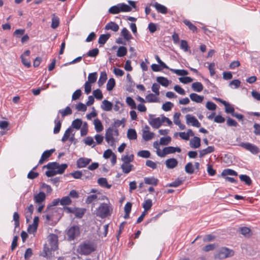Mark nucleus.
<instances>
[{
  "label": "nucleus",
  "instance_id": "de8ad7c7",
  "mask_svg": "<svg viewBox=\"0 0 260 260\" xmlns=\"http://www.w3.org/2000/svg\"><path fill=\"white\" fill-rule=\"evenodd\" d=\"M72 203V200L69 196H66L62 198L60 201V204L62 206L70 205Z\"/></svg>",
  "mask_w": 260,
  "mask_h": 260
},
{
  "label": "nucleus",
  "instance_id": "c85d7f7f",
  "mask_svg": "<svg viewBox=\"0 0 260 260\" xmlns=\"http://www.w3.org/2000/svg\"><path fill=\"white\" fill-rule=\"evenodd\" d=\"M94 128L96 132L99 133L103 130V126L101 120L98 118L95 119L93 121Z\"/></svg>",
  "mask_w": 260,
  "mask_h": 260
},
{
  "label": "nucleus",
  "instance_id": "9b49d317",
  "mask_svg": "<svg viewBox=\"0 0 260 260\" xmlns=\"http://www.w3.org/2000/svg\"><path fill=\"white\" fill-rule=\"evenodd\" d=\"M49 244L52 250H55L57 248L58 237L56 235L51 234L49 236Z\"/></svg>",
  "mask_w": 260,
  "mask_h": 260
},
{
  "label": "nucleus",
  "instance_id": "dca6fc26",
  "mask_svg": "<svg viewBox=\"0 0 260 260\" xmlns=\"http://www.w3.org/2000/svg\"><path fill=\"white\" fill-rule=\"evenodd\" d=\"M45 193L41 191L34 196V200L36 203L41 204L45 201Z\"/></svg>",
  "mask_w": 260,
  "mask_h": 260
},
{
  "label": "nucleus",
  "instance_id": "b1692460",
  "mask_svg": "<svg viewBox=\"0 0 260 260\" xmlns=\"http://www.w3.org/2000/svg\"><path fill=\"white\" fill-rule=\"evenodd\" d=\"M119 28L118 25L112 21L108 23L105 27L106 30H112L115 32L118 30Z\"/></svg>",
  "mask_w": 260,
  "mask_h": 260
},
{
  "label": "nucleus",
  "instance_id": "09e8293b",
  "mask_svg": "<svg viewBox=\"0 0 260 260\" xmlns=\"http://www.w3.org/2000/svg\"><path fill=\"white\" fill-rule=\"evenodd\" d=\"M98 77V74L96 72L90 73L88 76L87 82L89 83H93L96 82Z\"/></svg>",
  "mask_w": 260,
  "mask_h": 260
},
{
  "label": "nucleus",
  "instance_id": "58836bf2",
  "mask_svg": "<svg viewBox=\"0 0 260 260\" xmlns=\"http://www.w3.org/2000/svg\"><path fill=\"white\" fill-rule=\"evenodd\" d=\"M155 94L149 93L146 96V100L148 103H155L158 102V100Z\"/></svg>",
  "mask_w": 260,
  "mask_h": 260
},
{
  "label": "nucleus",
  "instance_id": "2f4dec72",
  "mask_svg": "<svg viewBox=\"0 0 260 260\" xmlns=\"http://www.w3.org/2000/svg\"><path fill=\"white\" fill-rule=\"evenodd\" d=\"M127 137L129 140H136L137 138V134L135 129H128L127 133Z\"/></svg>",
  "mask_w": 260,
  "mask_h": 260
},
{
  "label": "nucleus",
  "instance_id": "338daca9",
  "mask_svg": "<svg viewBox=\"0 0 260 260\" xmlns=\"http://www.w3.org/2000/svg\"><path fill=\"white\" fill-rule=\"evenodd\" d=\"M180 49L185 52H187L189 50V47L185 40H181L180 43Z\"/></svg>",
  "mask_w": 260,
  "mask_h": 260
},
{
  "label": "nucleus",
  "instance_id": "f3484780",
  "mask_svg": "<svg viewBox=\"0 0 260 260\" xmlns=\"http://www.w3.org/2000/svg\"><path fill=\"white\" fill-rule=\"evenodd\" d=\"M180 115L181 114L180 113H175L173 117V120L174 123L177 125L180 129L183 130L185 128V125L181 123L180 120L179 119Z\"/></svg>",
  "mask_w": 260,
  "mask_h": 260
},
{
  "label": "nucleus",
  "instance_id": "412c9836",
  "mask_svg": "<svg viewBox=\"0 0 260 260\" xmlns=\"http://www.w3.org/2000/svg\"><path fill=\"white\" fill-rule=\"evenodd\" d=\"M178 165V161L174 158L168 159L166 160V165L168 169H173Z\"/></svg>",
  "mask_w": 260,
  "mask_h": 260
},
{
  "label": "nucleus",
  "instance_id": "7ed1b4c3",
  "mask_svg": "<svg viewBox=\"0 0 260 260\" xmlns=\"http://www.w3.org/2000/svg\"><path fill=\"white\" fill-rule=\"evenodd\" d=\"M118 135V131L117 129L113 127H109L106 132L105 140L111 146H113L115 145L114 136H117Z\"/></svg>",
  "mask_w": 260,
  "mask_h": 260
},
{
  "label": "nucleus",
  "instance_id": "6e6d98bb",
  "mask_svg": "<svg viewBox=\"0 0 260 260\" xmlns=\"http://www.w3.org/2000/svg\"><path fill=\"white\" fill-rule=\"evenodd\" d=\"M171 138L170 136L162 137L160 139V144L161 145H167L170 143Z\"/></svg>",
  "mask_w": 260,
  "mask_h": 260
},
{
  "label": "nucleus",
  "instance_id": "79ce46f5",
  "mask_svg": "<svg viewBox=\"0 0 260 260\" xmlns=\"http://www.w3.org/2000/svg\"><path fill=\"white\" fill-rule=\"evenodd\" d=\"M228 175L237 176L238 174L236 171L232 169H227L223 170L221 173V176H226Z\"/></svg>",
  "mask_w": 260,
  "mask_h": 260
},
{
  "label": "nucleus",
  "instance_id": "5fc2aeb1",
  "mask_svg": "<svg viewBox=\"0 0 260 260\" xmlns=\"http://www.w3.org/2000/svg\"><path fill=\"white\" fill-rule=\"evenodd\" d=\"M119 7L121 12H129L132 10V8L128 5L125 4H119Z\"/></svg>",
  "mask_w": 260,
  "mask_h": 260
},
{
  "label": "nucleus",
  "instance_id": "5701e85b",
  "mask_svg": "<svg viewBox=\"0 0 260 260\" xmlns=\"http://www.w3.org/2000/svg\"><path fill=\"white\" fill-rule=\"evenodd\" d=\"M190 99L191 101L197 103H201L204 100V96L199 95L195 93H191L189 95Z\"/></svg>",
  "mask_w": 260,
  "mask_h": 260
},
{
  "label": "nucleus",
  "instance_id": "2eb2a0df",
  "mask_svg": "<svg viewBox=\"0 0 260 260\" xmlns=\"http://www.w3.org/2000/svg\"><path fill=\"white\" fill-rule=\"evenodd\" d=\"M113 106V104L111 102L107 100H104L102 102L101 108L105 111H110L112 110Z\"/></svg>",
  "mask_w": 260,
  "mask_h": 260
},
{
  "label": "nucleus",
  "instance_id": "f257e3e1",
  "mask_svg": "<svg viewBox=\"0 0 260 260\" xmlns=\"http://www.w3.org/2000/svg\"><path fill=\"white\" fill-rule=\"evenodd\" d=\"M113 211V208L110 203H102L96 209V214L102 218L110 216Z\"/></svg>",
  "mask_w": 260,
  "mask_h": 260
},
{
  "label": "nucleus",
  "instance_id": "ddd939ff",
  "mask_svg": "<svg viewBox=\"0 0 260 260\" xmlns=\"http://www.w3.org/2000/svg\"><path fill=\"white\" fill-rule=\"evenodd\" d=\"M91 161L90 158L81 157L77 161V166L79 168H82L86 167Z\"/></svg>",
  "mask_w": 260,
  "mask_h": 260
},
{
  "label": "nucleus",
  "instance_id": "7c9ffc66",
  "mask_svg": "<svg viewBox=\"0 0 260 260\" xmlns=\"http://www.w3.org/2000/svg\"><path fill=\"white\" fill-rule=\"evenodd\" d=\"M154 136V134L152 132L143 131L142 132V137L143 139L146 141H148L151 140Z\"/></svg>",
  "mask_w": 260,
  "mask_h": 260
},
{
  "label": "nucleus",
  "instance_id": "13d9d810",
  "mask_svg": "<svg viewBox=\"0 0 260 260\" xmlns=\"http://www.w3.org/2000/svg\"><path fill=\"white\" fill-rule=\"evenodd\" d=\"M185 172L189 174H191L194 172L193 165L191 162H188L185 166Z\"/></svg>",
  "mask_w": 260,
  "mask_h": 260
},
{
  "label": "nucleus",
  "instance_id": "a19ab883",
  "mask_svg": "<svg viewBox=\"0 0 260 260\" xmlns=\"http://www.w3.org/2000/svg\"><path fill=\"white\" fill-rule=\"evenodd\" d=\"M107 79V74L105 72H102L101 73L100 78L98 80V85L100 87L102 86Z\"/></svg>",
  "mask_w": 260,
  "mask_h": 260
},
{
  "label": "nucleus",
  "instance_id": "0e129e2a",
  "mask_svg": "<svg viewBox=\"0 0 260 260\" xmlns=\"http://www.w3.org/2000/svg\"><path fill=\"white\" fill-rule=\"evenodd\" d=\"M126 103L132 109H135L136 108L135 102L131 97L128 96L126 98Z\"/></svg>",
  "mask_w": 260,
  "mask_h": 260
},
{
  "label": "nucleus",
  "instance_id": "603ef678",
  "mask_svg": "<svg viewBox=\"0 0 260 260\" xmlns=\"http://www.w3.org/2000/svg\"><path fill=\"white\" fill-rule=\"evenodd\" d=\"M115 85V81L114 78H110L108 81L107 83V90L108 91H111Z\"/></svg>",
  "mask_w": 260,
  "mask_h": 260
},
{
  "label": "nucleus",
  "instance_id": "393cba45",
  "mask_svg": "<svg viewBox=\"0 0 260 260\" xmlns=\"http://www.w3.org/2000/svg\"><path fill=\"white\" fill-rule=\"evenodd\" d=\"M144 183L146 184L156 185L158 184V180L154 177H145L144 179Z\"/></svg>",
  "mask_w": 260,
  "mask_h": 260
},
{
  "label": "nucleus",
  "instance_id": "4468645a",
  "mask_svg": "<svg viewBox=\"0 0 260 260\" xmlns=\"http://www.w3.org/2000/svg\"><path fill=\"white\" fill-rule=\"evenodd\" d=\"M54 149H50L45 151L42 154L41 157L39 160V164H42L51 155L54 151Z\"/></svg>",
  "mask_w": 260,
  "mask_h": 260
},
{
  "label": "nucleus",
  "instance_id": "c03bdc74",
  "mask_svg": "<svg viewBox=\"0 0 260 260\" xmlns=\"http://www.w3.org/2000/svg\"><path fill=\"white\" fill-rule=\"evenodd\" d=\"M152 206V202L151 199H147L144 201L143 204V208L144 209V211L147 212L149 210Z\"/></svg>",
  "mask_w": 260,
  "mask_h": 260
},
{
  "label": "nucleus",
  "instance_id": "1a4fd4ad",
  "mask_svg": "<svg viewBox=\"0 0 260 260\" xmlns=\"http://www.w3.org/2000/svg\"><path fill=\"white\" fill-rule=\"evenodd\" d=\"M186 122L188 125H191L193 126L199 127L201 126V123L198 119L193 116L190 114H187L185 116Z\"/></svg>",
  "mask_w": 260,
  "mask_h": 260
},
{
  "label": "nucleus",
  "instance_id": "0eeeda50",
  "mask_svg": "<svg viewBox=\"0 0 260 260\" xmlns=\"http://www.w3.org/2000/svg\"><path fill=\"white\" fill-rule=\"evenodd\" d=\"M239 145L247 150L249 151L253 154H256L260 151L258 147L250 143H241Z\"/></svg>",
  "mask_w": 260,
  "mask_h": 260
},
{
  "label": "nucleus",
  "instance_id": "9d476101",
  "mask_svg": "<svg viewBox=\"0 0 260 260\" xmlns=\"http://www.w3.org/2000/svg\"><path fill=\"white\" fill-rule=\"evenodd\" d=\"M149 124L154 128H158L162 124V119L160 117L153 118L152 115H149L148 119Z\"/></svg>",
  "mask_w": 260,
  "mask_h": 260
},
{
  "label": "nucleus",
  "instance_id": "cd10ccee",
  "mask_svg": "<svg viewBox=\"0 0 260 260\" xmlns=\"http://www.w3.org/2000/svg\"><path fill=\"white\" fill-rule=\"evenodd\" d=\"M156 81L159 84L161 85L164 87H167L170 83V81L166 77L159 76L156 78Z\"/></svg>",
  "mask_w": 260,
  "mask_h": 260
},
{
  "label": "nucleus",
  "instance_id": "4c0bfd02",
  "mask_svg": "<svg viewBox=\"0 0 260 260\" xmlns=\"http://www.w3.org/2000/svg\"><path fill=\"white\" fill-rule=\"evenodd\" d=\"M98 183L102 187H104L108 189L110 188L111 187V185H110L108 183L107 179L105 178H99L98 180Z\"/></svg>",
  "mask_w": 260,
  "mask_h": 260
},
{
  "label": "nucleus",
  "instance_id": "6e6552de",
  "mask_svg": "<svg viewBox=\"0 0 260 260\" xmlns=\"http://www.w3.org/2000/svg\"><path fill=\"white\" fill-rule=\"evenodd\" d=\"M181 151V149L178 147H174L173 146H169L165 147L163 149L162 151V153L160 155H159V156L161 157H165L167 154L174 153L176 152H180Z\"/></svg>",
  "mask_w": 260,
  "mask_h": 260
},
{
  "label": "nucleus",
  "instance_id": "f704fd0d",
  "mask_svg": "<svg viewBox=\"0 0 260 260\" xmlns=\"http://www.w3.org/2000/svg\"><path fill=\"white\" fill-rule=\"evenodd\" d=\"M192 89L196 92H201L203 89V86L201 82H194L191 85Z\"/></svg>",
  "mask_w": 260,
  "mask_h": 260
},
{
  "label": "nucleus",
  "instance_id": "39448f33",
  "mask_svg": "<svg viewBox=\"0 0 260 260\" xmlns=\"http://www.w3.org/2000/svg\"><path fill=\"white\" fill-rule=\"evenodd\" d=\"M80 234V227L73 225L69 228L67 231V236L69 241L73 240L79 236Z\"/></svg>",
  "mask_w": 260,
  "mask_h": 260
},
{
  "label": "nucleus",
  "instance_id": "6ab92c4d",
  "mask_svg": "<svg viewBox=\"0 0 260 260\" xmlns=\"http://www.w3.org/2000/svg\"><path fill=\"white\" fill-rule=\"evenodd\" d=\"M151 5L154 7L158 12L164 14L167 13L168 10L165 6L158 4L156 2L151 4Z\"/></svg>",
  "mask_w": 260,
  "mask_h": 260
},
{
  "label": "nucleus",
  "instance_id": "4be33fe9",
  "mask_svg": "<svg viewBox=\"0 0 260 260\" xmlns=\"http://www.w3.org/2000/svg\"><path fill=\"white\" fill-rule=\"evenodd\" d=\"M34 206L32 204H30L28 207L26 208L25 209V218L26 222H29L31 218V215L34 211Z\"/></svg>",
  "mask_w": 260,
  "mask_h": 260
},
{
  "label": "nucleus",
  "instance_id": "37998d69",
  "mask_svg": "<svg viewBox=\"0 0 260 260\" xmlns=\"http://www.w3.org/2000/svg\"><path fill=\"white\" fill-rule=\"evenodd\" d=\"M82 121L81 119H76L72 121V126L76 129H79L82 126Z\"/></svg>",
  "mask_w": 260,
  "mask_h": 260
},
{
  "label": "nucleus",
  "instance_id": "49530a36",
  "mask_svg": "<svg viewBox=\"0 0 260 260\" xmlns=\"http://www.w3.org/2000/svg\"><path fill=\"white\" fill-rule=\"evenodd\" d=\"M239 178L241 181L245 182L248 185H250L252 183L251 179L246 175H241L239 176Z\"/></svg>",
  "mask_w": 260,
  "mask_h": 260
},
{
  "label": "nucleus",
  "instance_id": "3c124183",
  "mask_svg": "<svg viewBox=\"0 0 260 260\" xmlns=\"http://www.w3.org/2000/svg\"><path fill=\"white\" fill-rule=\"evenodd\" d=\"M173 73L179 75V76H186L188 75V73L187 71L184 70H179V69H169Z\"/></svg>",
  "mask_w": 260,
  "mask_h": 260
},
{
  "label": "nucleus",
  "instance_id": "864d4df0",
  "mask_svg": "<svg viewBox=\"0 0 260 260\" xmlns=\"http://www.w3.org/2000/svg\"><path fill=\"white\" fill-rule=\"evenodd\" d=\"M183 23L187 25L190 30L192 31L193 32H196L197 31V27L193 25L191 22H190L188 20H184L183 21Z\"/></svg>",
  "mask_w": 260,
  "mask_h": 260
},
{
  "label": "nucleus",
  "instance_id": "8fccbe9b",
  "mask_svg": "<svg viewBox=\"0 0 260 260\" xmlns=\"http://www.w3.org/2000/svg\"><path fill=\"white\" fill-rule=\"evenodd\" d=\"M59 23V18L57 17H56L54 14H53V17L52 18L51 25V27L53 29L56 28L58 26Z\"/></svg>",
  "mask_w": 260,
  "mask_h": 260
},
{
  "label": "nucleus",
  "instance_id": "ea45409f",
  "mask_svg": "<svg viewBox=\"0 0 260 260\" xmlns=\"http://www.w3.org/2000/svg\"><path fill=\"white\" fill-rule=\"evenodd\" d=\"M58 113H60L63 118L67 115L72 114V111L70 107L67 106L64 109L59 110Z\"/></svg>",
  "mask_w": 260,
  "mask_h": 260
},
{
  "label": "nucleus",
  "instance_id": "a878e982",
  "mask_svg": "<svg viewBox=\"0 0 260 260\" xmlns=\"http://www.w3.org/2000/svg\"><path fill=\"white\" fill-rule=\"evenodd\" d=\"M215 150L214 146H208L206 149L201 150L200 151L199 156L200 157H202L205 155L213 152Z\"/></svg>",
  "mask_w": 260,
  "mask_h": 260
},
{
  "label": "nucleus",
  "instance_id": "f8f14e48",
  "mask_svg": "<svg viewBox=\"0 0 260 260\" xmlns=\"http://www.w3.org/2000/svg\"><path fill=\"white\" fill-rule=\"evenodd\" d=\"M55 211V210L51 209L50 207H47L43 215V217L45 219L47 222L53 220V213Z\"/></svg>",
  "mask_w": 260,
  "mask_h": 260
},
{
  "label": "nucleus",
  "instance_id": "c9c22d12",
  "mask_svg": "<svg viewBox=\"0 0 260 260\" xmlns=\"http://www.w3.org/2000/svg\"><path fill=\"white\" fill-rule=\"evenodd\" d=\"M85 212V209L79 208H75L74 215L77 218H81L83 217Z\"/></svg>",
  "mask_w": 260,
  "mask_h": 260
},
{
  "label": "nucleus",
  "instance_id": "c756f323",
  "mask_svg": "<svg viewBox=\"0 0 260 260\" xmlns=\"http://www.w3.org/2000/svg\"><path fill=\"white\" fill-rule=\"evenodd\" d=\"M121 35L124 38L126 41H129L133 39V37L131 35L129 31L125 27L123 28L121 31Z\"/></svg>",
  "mask_w": 260,
  "mask_h": 260
},
{
  "label": "nucleus",
  "instance_id": "69168bd1",
  "mask_svg": "<svg viewBox=\"0 0 260 260\" xmlns=\"http://www.w3.org/2000/svg\"><path fill=\"white\" fill-rule=\"evenodd\" d=\"M159 88L160 85L158 83H154L152 84L151 87L152 91L156 95H159Z\"/></svg>",
  "mask_w": 260,
  "mask_h": 260
},
{
  "label": "nucleus",
  "instance_id": "052dcab7",
  "mask_svg": "<svg viewBox=\"0 0 260 260\" xmlns=\"http://www.w3.org/2000/svg\"><path fill=\"white\" fill-rule=\"evenodd\" d=\"M174 104L170 102H167L162 106V109L165 111H169L173 107Z\"/></svg>",
  "mask_w": 260,
  "mask_h": 260
},
{
  "label": "nucleus",
  "instance_id": "774afa93",
  "mask_svg": "<svg viewBox=\"0 0 260 260\" xmlns=\"http://www.w3.org/2000/svg\"><path fill=\"white\" fill-rule=\"evenodd\" d=\"M109 12L111 14H115L120 12L119 5L114 6L110 8Z\"/></svg>",
  "mask_w": 260,
  "mask_h": 260
},
{
  "label": "nucleus",
  "instance_id": "bb28decb",
  "mask_svg": "<svg viewBox=\"0 0 260 260\" xmlns=\"http://www.w3.org/2000/svg\"><path fill=\"white\" fill-rule=\"evenodd\" d=\"M55 127L54 128L53 133L55 134H58L60 129L61 125V121L59 119V116L57 115L54 120Z\"/></svg>",
  "mask_w": 260,
  "mask_h": 260
},
{
  "label": "nucleus",
  "instance_id": "aec40b11",
  "mask_svg": "<svg viewBox=\"0 0 260 260\" xmlns=\"http://www.w3.org/2000/svg\"><path fill=\"white\" fill-rule=\"evenodd\" d=\"M121 169L124 173L128 174L134 170V166L131 163H122L121 165Z\"/></svg>",
  "mask_w": 260,
  "mask_h": 260
},
{
  "label": "nucleus",
  "instance_id": "680f3d73",
  "mask_svg": "<svg viewBox=\"0 0 260 260\" xmlns=\"http://www.w3.org/2000/svg\"><path fill=\"white\" fill-rule=\"evenodd\" d=\"M241 82L238 79L232 80L230 83L229 86L232 88H238L240 87Z\"/></svg>",
  "mask_w": 260,
  "mask_h": 260
},
{
  "label": "nucleus",
  "instance_id": "4d7b16f0",
  "mask_svg": "<svg viewBox=\"0 0 260 260\" xmlns=\"http://www.w3.org/2000/svg\"><path fill=\"white\" fill-rule=\"evenodd\" d=\"M137 155L142 158H147L150 157V153L148 150H141L138 152Z\"/></svg>",
  "mask_w": 260,
  "mask_h": 260
},
{
  "label": "nucleus",
  "instance_id": "e433bc0d",
  "mask_svg": "<svg viewBox=\"0 0 260 260\" xmlns=\"http://www.w3.org/2000/svg\"><path fill=\"white\" fill-rule=\"evenodd\" d=\"M73 132V128L71 127H69L64 132V135L61 139L62 142L67 141L69 137L72 135Z\"/></svg>",
  "mask_w": 260,
  "mask_h": 260
},
{
  "label": "nucleus",
  "instance_id": "20e7f679",
  "mask_svg": "<svg viewBox=\"0 0 260 260\" xmlns=\"http://www.w3.org/2000/svg\"><path fill=\"white\" fill-rule=\"evenodd\" d=\"M234 254L233 250L226 247H222L215 253L214 258L215 259H223L232 256Z\"/></svg>",
  "mask_w": 260,
  "mask_h": 260
},
{
  "label": "nucleus",
  "instance_id": "a211bd4d",
  "mask_svg": "<svg viewBox=\"0 0 260 260\" xmlns=\"http://www.w3.org/2000/svg\"><path fill=\"white\" fill-rule=\"evenodd\" d=\"M190 146L192 148H198L201 146V139L198 137H194L190 140L189 142Z\"/></svg>",
  "mask_w": 260,
  "mask_h": 260
},
{
  "label": "nucleus",
  "instance_id": "72a5a7b5",
  "mask_svg": "<svg viewBox=\"0 0 260 260\" xmlns=\"http://www.w3.org/2000/svg\"><path fill=\"white\" fill-rule=\"evenodd\" d=\"M121 159L123 163H131L134 161V155L133 154L122 155Z\"/></svg>",
  "mask_w": 260,
  "mask_h": 260
},
{
  "label": "nucleus",
  "instance_id": "f03ea898",
  "mask_svg": "<svg viewBox=\"0 0 260 260\" xmlns=\"http://www.w3.org/2000/svg\"><path fill=\"white\" fill-rule=\"evenodd\" d=\"M95 250L94 244L89 242L81 243L78 248V252L82 255H88Z\"/></svg>",
  "mask_w": 260,
  "mask_h": 260
},
{
  "label": "nucleus",
  "instance_id": "a18cd8bd",
  "mask_svg": "<svg viewBox=\"0 0 260 260\" xmlns=\"http://www.w3.org/2000/svg\"><path fill=\"white\" fill-rule=\"evenodd\" d=\"M127 53V49L125 47L120 46L117 51V56L118 57H123Z\"/></svg>",
  "mask_w": 260,
  "mask_h": 260
},
{
  "label": "nucleus",
  "instance_id": "423d86ee",
  "mask_svg": "<svg viewBox=\"0 0 260 260\" xmlns=\"http://www.w3.org/2000/svg\"><path fill=\"white\" fill-rule=\"evenodd\" d=\"M68 166L67 164L59 165L58 163L56 162H49L44 167L47 169H55L56 170V173L59 174H62Z\"/></svg>",
  "mask_w": 260,
  "mask_h": 260
},
{
  "label": "nucleus",
  "instance_id": "e2e57ef3",
  "mask_svg": "<svg viewBox=\"0 0 260 260\" xmlns=\"http://www.w3.org/2000/svg\"><path fill=\"white\" fill-rule=\"evenodd\" d=\"M93 95L98 100H101L103 99V95L101 90L97 89L93 91Z\"/></svg>",
  "mask_w": 260,
  "mask_h": 260
},
{
  "label": "nucleus",
  "instance_id": "473e14b6",
  "mask_svg": "<svg viewBox=\"0 0 260 260\" xmlns=\"http://www.w3.org/2000/svg\"><path fill=\"white\" fill-rule=\"evenodd\" d=\"M110 37V35L109 34L100 35L98 40L99 44L100 45H104L109 39Z\"/></svg>",
  "mask_w": 260,
  "mask_h": 260
},
{
  "label": "nucleus",
  "instance_id": "bf43d9fd",
  "mask_svg": "<svg viewBox=\"0 0 260 260\" xmlns=\"http://www.w3.org/2000/svg\"><path fill=\"white\" fill-rule=\"evenodd\" d=\"M224 106H225V111L226 113H231L232 115L234 113V108L231 105L226 102V104L224 105Z\"/></svg>",
  "mask_w": 260,
  "mask_h": 260
}]
</instances>
